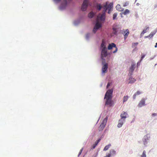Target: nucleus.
Masks as SVG:
<instances>
[{"label": "nucleus", "mask_w": 157, "mask_h": 157, "mask_svg": "<svg viewBox=\"0 0 157 157\" xmlns=\"http://www.w3.org/2000/svg\"><path fill=\"white\" fill-rule=\"evenodd\" d=\"M108 119V117L107 116L106 117H105L104 120L103 121V122H102V123L103 124H105L106 125V122H107V120Z\"/></svg>", "instance_id": "33"}, {"label": "nucleus", "mask_w": 157, "mask_h": 157, "mask_svg": "<svg viewBox=\"0 0 157 157\" xmlns=\"http://www.w3.org/2000/svg\"><path fill=\"white\" fill-rule=\"evenodd\" d=\"M155 44L156 45H157V42Z\"/></svg>", "instance_id": "60"}, {"label": "nucleus", "mask_w": 157, "mask_h": 157, "mask_svg": "<svg viewBox=\"0 0 157 157\" xmlns=\"http://www.w3.org/2000/svg\"><path fill=\"white\" fill-rule=\"evenodd\" d=\"M109 154L110 155V156L115 155L116 154V151L113 149H111L109 150Z\"/></svg>", "instance_id": "12"}, {"label": "nucleus", "mask_w": 157, "mask_h": 157, "mask_svg": "<svg viewBox=\"0 0 157 157\" xmlns=\"http://www.w3.org/2000/svg\"><path fill=\"white\" fill-rule=\"evenodd\" d=\"M105 15L104 14L100 13L97 16V18L98 20L103 23L105 20Z\"/></svg>", "instance_id": "4"}, {"label": "nucleus", "mask_w": 157, "mask_h": 157, "mask_svg": "<svg viewBox=\"0 0 157 157\" xmlns=\"http://www.w3.org/2000/svg\"><path fill=\"white\" fill-rule=\"evenodd\" d=\"M144 34V33H143L142 32L140 35V37H142Z\"/></svg>", "instance_id": "49"}, {"label": "nucleus", "mask_w": 157, "mask_h": 157, "mask_svg": "<svg viewBox=\"0 0 157 157\" xmlns=\"http://www.w3.org/2000/svg\"><path fill=\"white\" fill-rule=\"evenodd\" d=\"M89 0H84L83 3L82 5L81 10L83 11L86 10L88 6L90 5Z\"/></svg>", "instance_id": "3"}, {"label": "nucleus", "mask_w": 157, "mask_h": 157, "mask_svg": "<svg viewBox=\"0 0 157 157\" xmlns=\"http://www.w3.org/2000/svg\"><path fill=\"white\" fill-rule=\"evenodd\" d=\"M146 28L145 29H144V30H143V31H142V32L143 33H144V34L146 32L147 30H148L149 29V28L148 27L146 26Z\"/></svg>", "instance_id": "36"}, {"label": "nucleus", "mask_w": 157, "mask_h": 157, "mask_svg": "<svg viewBox=\"0 0 157 157\" xmlns=\"http://www.w3.org/2000/svg\"><path fill=\"white\" fill-rule=\"evenodd\" d=\"M108 119V117L107 116L106 117H105L104 120L103 121V122H102V123L103 124H105L106 125V122H107V120Z\"/></svg>", "instance_id": "31"}, {"label": "nucleus", "mask_w": 157, "mask_h": 157, "mask_svg": "<svg viewBox=\"0 0 157 157\" xmlns=\"http://www.w3.org/2000/svg\"><path fill=\"white\" fill-rule=\"evenodd\" d=\"M128 115L127 113L124 112H122V113L121 114V118L122 119H125L127 117V116Z\"/></svg>", "instance_id": "14"}, {"label": "nucleus", "mask_w": 157, "mask_h": 157, "mask_svg": "<svg viewBox=\"0 0 157 157\" xmlns=\"http://www.w3.org/2000/svg\"><path fill=\"white\" fill-rule=\"evenodd\" d=\"M123 125V124H122L121 123L118 122V124H117V127L118 128H121V127Z\"/></svg>", "instance_id": "39"}, {"label": "nucleus", "mask_w": 157, "mask_h": 157, "mask_svg": "<svg viewBox=\"0 0 157 157\" xmlns=\"http://www.w3.org/2000/svg\"><path fill=\"white\" fill-rule=\"evenodd\" d=\"M108 9V13H109V14H110V12L112 10V9Z\"/></svg>", "instance_id": "46"}, {"label": "nucleus", "mask_w": 157, "mask_h": 157, "mask_svg": "<svg viewBox=\"0 0 157 157\" xmlns=\"http://www.w3.org/2000/svg\"><path fill=\"white\" fill-rule=\"evenodd\" d=\"M129 80L128 83L132 84L134 83L136 81V80L133 78L131 77L129 78Z\"/></svg>", "instance_id": "19"}, {"label": "nucleus", "mask_w": 157, "mask_h": 157, "mask_svg": "<svg viewBox=\"0 0 157 157\" xmlns=\"http://www.w3.org/2000/svg\"><path fill=\"white\" fill-rule=\"evenodd\" d=\"M148 37H149V35L148 36H145V38H148Z\"/></svg>", "instance_id": "52"}, {"label": "nucleus", "mask_w": 157, "mask_h": 157, "mask_svg": "<svg viewBox=\"0 0 157 157\" xmlns=\"http://www.w3.org/2000/svg\"><path fill=\"white\" fill-rule=\"evenodd\" d=\"M82 150H83V148H82L81 150H80V151L78 154V156H79V155H81V154L82 152Z\"/></svg>", "instance_id": "40"}, {"label": "nucleus", "mask_w": 157, "mask_h": 157, "mask_svg": "<svg viewBox=\"0 0 157 157\" xmlns=\"http://www.w3.org/2000/svg\"><path fill=\"white\" fill-rule=\"evenodd\" d=\"M152 115L153 116H157V114L156 113H153L152 114Z\"/></svg>", "instance_id": "47"}, {"label": "nucleus", "mask_w": 157, "mask_h": 157, "mask_svg": "<svg viewBox=\"0 0 157 157\" xmlns=\"http://www.w3.org/2000/svg\"><path fill=\"white\" fill-rule=\"evenodd\" d=\"M128 97L127 96H126L124 97L123 98V102H124L128 100Z\"/></svg>", "instance_id": "37"}, {"label": "nucleus", "mask_w": 157, "mask_h": 157, "mask_svg": "<svg viewBox=\"0 0 157 157\" xmlns=\"http://www.w3.org/2000/svg\"><path fill=\"white\" fill-rule=\"evenodd\" d=\"M108 119V117L107 116L106 117H105L104 120L103 121V122H102V123L103 124H105L106 125V122H107V120Z\"/></svg>", "instance_id": "32"}, {"label": "nucleus", "mask_w": 157, "mask_h": 157, "mask_svg": "<svg viewBox=\"0 0 157 157\" xmlns=\"http://www.w3.org/2000/svg\"><path fill=\"white\" fill-rule=\"evenodd\" d=\"M156 56V55H154L153 57L150 58V59L151 60L153 59Z\"/></svg>", "instance_id": "48"}, {"label": "nucleus", "mask_w": 157, "mask_h": 157, "mask_svg": "<svg viewBox=\"0 0 157 157\" xmlns=\"http://www.w3.org/2000/svg\"><path fill=\"white\" fill-rule=\"evenodd\" d=\"M97 156V154L94 155L93 156V157H96Z\"/></svg>", "instance_id": "53"}, {"label": "nucleus", "mask_w": 157, "mask_h": 157, "mask_svg": "<svg viewBox=\"0 0 157 157\" xmlns=\"http://www.w3.org/2000/svg\"><path fill=\"white\" fill-rule=\"evenodd\" d=\"M157 6V5H156L155 6V8H156Z\"/></svg>", "instance_id": "57"}, {"label": "nucleus", "mask_w": 157, "mask_h": 157, "mask_svg": "<svg viewBox=\"0 0 157 157\" xmlns=\"http://www.w3.org/2000/svg\"><path fill=\"white\" fill-rule=\"evenodd\" d=\"M62 0H53L54 2L56 3H58L61 1Z\"/></svg>", "instance_id": "38"}, {"label": "nucleus", "mask_w": 157, "mask_h": 157, "mask_svg": "<svg viewBox=\"0 0 157 157\" xmlns=\"http://www.w3.org/2000/svg\"><path fill=\"white\" fill-rule=\"evenodd\" d=\"M125 121V119H122L121 118V119L119 120L118 122L121 123L122 124H123L124 123Z\"/></svg>", "instance_id": "30"}, {"label": "nucleus", "mask_w": 157, "mask_h": 157, "mask_svg": "<svg viewBox=\"0 0 157 157\" xmlns=\"http://www.w3.org/2000/svg\"><path fill=\"white\" fill-rule=\"evenodd\" d=\"M145 100L144 98H142L140 101V102L138 104V106L139 107H141L142 106H144L145 104Z\"/></svg>", "instance_id": "11"}, {"label": "nucleus", "mask_w": 157, "mask_h": 157, "mask_svg": "<svg viewBox=\"0 0 157 157\" xmlns=\"http://www.w3.org/2000/svg\"><path fill=\"white\" fill-rule=\"evenodd\" d=\"M121 17H123L121 15Z\"/></svg>", "instance_id": "62"}, {"label": "nucleus", "mask_w": 157, "mask_h": 157, "mask_svg": "<svg viewBox=\"0 0 157 157\" xmlns=\"http://www.w3.org/2000/svg\"><path fill=\"white\" fill-rule=\"evenodd\" d=\"M110 86V83L109 82H108L106 88H108Z\"/></svg>", "instance_id": "45"}, {"label": "nucleus", "mask_w": 157, "mask_h": 157, "mask_svg": "<svg viewBox=\"0 0 157 157\" xmlns=\"http://www.w3.org/2000/svg\"><path fill=\"white\" fill-rule=\"evenodd\" d=\"M101 140V138H99L97 140L95 143V144H93L92 146V148L94 149L96 146L97 145L98 143L100 142Z\"/></svg>", "instance_id": "16"}, {"label": "nucleus", "mask_w": 157, "mask_h": 157, "mask_svg": "<svg viewBox=\"0 0 157 157\" xmlns=\"http://www.w3.org/2000/svg\"><path fill=\"white\" fill-rule=\"evenodd\" d=\"M106 42L102 40L100 50H101V57L102 60V64L103 66L102 68V73H105L107 71L108 68V64L106 63V60L104 57L107 56V62H108L109 60L110 56V53L107 51L106 45Z\"/></svg>", "instance_id": "1"}, {"label": "nucleus", "mask_w": 157, "mask_h": 157, "mask_svg": "<svg viewBox=\"0 0 157 157\" xmlns=\"http://www.w3.org/2000/svg\"><path fill=\"white\" fill-rule=\"evenodd\" d=\"M157 31V30H155L153 32H151V33L149 35V36L150 38L152 37L156 33Z\"/></svg>", "instance_id": "23"}, {"label": "nucleus", "mask_w": 157, "mask_h": 157, "mask_svg": "<svg viewBox=\"0 0 157 157\" xmlns=\"http://www.w3.org/2000/svg\"><path fill=\"white\" fill-rule=\"evenodd\" d=\"M137 0H135V2H136Z\"/></svg>", "instance_id": "61"}, {"label": "nucleus", "mask_w": 157, "mask_h": 157, "mask_svg": "<svg viewBox=\"0 0 157 157\" xmlns=\"http://www.w3.org/2000/svg\"><path fill=\"white\" fill-rule=\"evenodd\" d=\"M150 136L149 134H147L144 136L143 139V142L144 145L147 144L148 141L149 140Z\"/></svg>", "instance_id": "8"}, {"label": "nucleus", "mask_w": 157, "mask_h": 157, "mask_svg": "<svg viewBox=\"0 0 157 157\" xmlns=\"http://www.w3.org/2000/svg\"><path fill=\"white\" fill-rule=\"evenodd\" d=\"M145 56V55H144V54L142 55L140 60L141 61L144 58Z\"/></svg>", "instance_id": "42"}, {"label": "nucleus", "mask_w": 157, "mask_h": 157, "mask_svg": "<svg viewBox=\"0 0 157 157\" xmlns=\"http://www.w3.org/2000/svg\"><path fill=\"white\" fill-rule=\"evenodd\" d=\"M141 92L139 91H138L136 92V93L133 95V98L134 99H135L136 97V96L137 95H140V94H141Z\"/></svg>", "instance_id": "21"}, {"label": "nucleus", "mask_w": 157, "mask_h": 157, "mask_svg": "<svg viewBox=\"0 0 157 157\" xmlns=\"http://www.w3.org/2000/svg\"><path fill=\"white\" fill-rule=\"evenodd\" d=\"M135 121V119H133L132 121H131V123H132L133 122H134Z\"/></svg>", "instance_id": "51"}, {"label": "nucleus", "mask_w": 157, "mask_h": 157, "mask_svg": "<svg viewBox=\"0 0 157 157\" xmlns=\"http://www.w3.org/2000/svg\"><path fill=\"white\" fill-rule=\"evenodd\" d=\"M123 34H124V35H125L126 36H128L129 34V30L128 29H126L124 30L123 33Z\"/></svg>", "instance_id": "22"}, {"label": "nucleus", "mask_w": 157, "mask_h": 157, "mask_svg": "<svg viewBox=\"0 0 157 157\" xmlns=\"http://www.w3.org/2000/svg\"><path fill=\"white\" fill-rule=\"evenodd\" d=\"M157 45H156L155 44V48H157Z\"/></svg>", "instance_id": "58"}, {"label": "nucleus", "mask_w": 157, "mask_h": 157, "mask_svg": "<svg viewBox=\"0 0 157 157\" xmlns=\"http://www.w3.org/2000/svg\"><path fill=\"white\" fill-rule=\"evenodd\" d=\"M138 44V43L136 42L135 43H132V47L133 48H136V46Z\"/></svg>", "instance_id": "29"}, {"label": "nucleus", "mask_w": 157, "mask_h": 157, "mask_svg": "<svg viewBox=\"0 0 157 157\" xmlns=\"http://www.w3.org/2000/svg\"><path fill=\"white\" fill-rule=\"evenodd\" d=\"M107 9H106L105 10H104L103 11H102V13L103 14H104V15H105V13L107 11Z\"/></svg>", "instance_id": "41"}, {"label": "nucleus", "mask_w": 157, "mask_h": 157, "mask_svg": "<svg viewBox=\"0 0 157 157\" xmlns=\"http://www.w3.org/2000/svg\"><path fill=\"white\" fill-rule=\"evenodd\" d=\"M113 93V90L112 89L109 90L107 91L105 95L107 97L112 98V94Z\"/></svg>", "instance_id": "9"}, {"label": "nucleus", "mask_w": 157, "mask_h": 157, "mask_svg": "<svg viewBox=\"0 0 157 157\" xmlns=\"http://www.w3.org/2000/svg\"><path fill=\"white\" fill-rule=\"evenodd\" d=\"M128 36H126L125 35H124V40H125L126 38H127Z\"/></svg>", "instance_id": "54"}, {"label": "nucleus", "mask_w": 157, "mask_h": 157, "mask_svg": "<svg viewBox=\"0 0 157 157\" xmlns=\"http://www.w3.org/2000/svg\"><path fill=\"white\" fill-rule=\"evenodd\" d=\"M116 8L117 10H119L120 11H123L124 10V9H122L121 10V8L120 5L119 4H117V6L116 7Z\"/></svg>", "instance_id": "24"}, {"label": "nucleus", "mask_w": 157, "mask_h": 157, "mask_svg": "<svg viewBox=\"0 0 157 157\" xmlns=\"http://www.w3.org/2000/svg\"><path fill=\"white\" fill-rule=\"evenodd\" d=\"M113 33L114 35H117V29L115 28H113Z\"/></svg>", "instance_id": "26"}, {"label": "nucleus", "mask_w": 157, "mask_h": 157, "mask_svg": "<svg viewBox=\"0 0 157 157\" xmlns=\"http://www.w3.org/2000/svg\"><path fill=\"white\" fill-rule=\"evenodd\" d=\"M95 7L98 11H100L102 8L101 4L98 3L95 4Z\"/></svg>", "instance_id": "13"}, {"label": "nucleus", "mask_w": 157, "mask_h": 157, "mask_svg": "<svg viewBox=\"0 0 157 157\" xmlns=\"http://www.w3.org/2000/svg\"><path fill=\"white\" fill-rule=\"evenodd\" d=\"M112 98L107 97L106 95H105L104 99H106L105 105H112Z\"/></svg>", "instance_id": "7"}, {"label": "nucleus", "mask_w": 157, "mask_h": 157, "mask_svg": "<svg viewBox=\"0 0 157 157\" xmlns=\"http://www.w3.org/2000/svg\"><path fill=\"white\" fill-rule=\"evenodd\" d=\"M117 15V13H114L113 14V20H115L116 19Z\"/></svg>", "instance_id": "35"}, {"label": "nucleus", "mask_w": 157, "mask_h": 157, "mask_svg": "<svg viewBox=\"0 0 157 157\" xmlns=\"http://www.w3.org/2000/svg\"><path fill=\"white\" fill-rule=\"evenodd\" d=\"M111 146V144H109L107 145H106L104 148L103 151H106L108 150L109 147Z\"/></svg>", "instance_id": "25"}, {"label": "nucleus", "mask_w": 157, "mask_h": 157, "mask_svg": "<svg viewBox=\"0 0 157 157\" xmlns=\"http://www.w3.org/2000/svg\"><path fill=\"white\" fill-rule=\"evenodd\" d=\"M113 6V4L112 2L110 3L107 7V9H112Z\"/></svg>", "instance_id": "27"}, {"label": "nucleus", "mask_w": 157, "mask_h": 157, "mask_svg": "<svg viewBox=\"0 0 157 157\" xmlns=\"http://www.w3.org/2000/svg\"><path fill=\"white\" fill-rule=\"evenodd\" d=\"M141 157H146V151L144 150L142 154L141 155Z\"/></svg>", "instance_id": "28"}, {"label": "nucleus", "mask_w": 157, "mask_h": 157, "mask_svg": "<svg viewBox=\"0 0 157 157\" xmlns=\"http://www.w3.org/2000/svg\"><path fill=\"white\" fill-rule=\"evenodd\" d=\"M129 11L128 9H126L123 12V13L124 14V15H126L127 13H129Z\"/></svg>", "instance_id": "34"}, {"label": "nucleus", "mask_w": 157, "mask_h": 157, "mask_svg": "<svg viewBox=\"0 0 157 157\" xmlns=\"http://www.w3.org/2000/svg\"><path fill=\"white\" fill-rule=\"evenodd\" d=\"M102 26V24L101 23L98 22L96 23L93 28V32L94 33H95Z\"/></svg>", "instance_id": "5"}, {"label": "nucleus", "mask_w": 157, "mask_h": 157, "mask_svg": "<svg viewBox=\"0 0 157 157\" xmlns=\"http://www.w3.org/2000/svg\"><path fill=\"white\" fill-rule=\"evenodd\" d=\"M69 2V0H63L60 6L59 7V9L63 10L66 8Z\"/></svg>", "instance_id": "2"}, {"label": "nucleus", "mask_w": 157, "mask_h": 157, "mask_svg": "<svg viewBox=\"0 0 157 157\" xmlns=\"http://www.w3.org/2000/svg\"><path fill=\"white\" fill-rule=\"evenodd\" d=\"M128 2H125V3L124 5H123V6L124 7H125V6H127V5H128Z\"/></svg>", "instance_id": "44"}, {"label": "nucleus", "mask_w": 157, "mask_h": 157, "mask_svg": "<svg viewBox=\"0 0 157 157\" xmlns=\"http://www.w3.org/2000/svg\"><path fill=\"white\" fill-rule=\"evenodd\" d=\"M139 5V3H137L136 4V5L137 6H138Z\"/></svg>", "instance_id": "55"}, {"label": "nucleus", "mask_w": 157, "mask_h": 157, "mask_svg": "<svg viewBox=\"0 0 157 157\" xmlns=\"http://www.w3.org/2000/svg\"><path fill=\"white\" fill-rule=\"evenodd\" d=\"M116 48L115 50H114V51H113V53H116L118 50V48L116 47V48Z\"/></svg>", "instance_id": "43"}, {"label": "nucleus", "mask_w": 157, "mask_h": 157, "mask_svg": "<svg viewBox=\"0 0 157 157\" xmlns=\"http://www.w3.org/2000/svg\"><path fill=\"white\" fill-rule=\"evenodd\" d=\"M105 124H103L102 123L100 125L99 127V131H102L103 130V129L105 127Z\"/></svg>", "instance_id": "20"}, {"label": "nucleus", "mask_w": 157, "mask_h": 157, "mask_svg": "<svg viewBox=\"0 0 157 157\" xmlns=\"http://www.w3.org/2000/svg\"><path fill=\"white\" fill-rule=\"evenodd\" d=\"M83 18L82 16H81L78 19L75 20L73 21V25L75 26H78L82 21Z\"/></svg>", "instance_id": "6"}, {"label": "nucleus", "mask_w": 157, "mask_h": 157, "mask_svg": "<svg viewBox=\"0 0 157 157\" xmlns=\"http://www.w3.org/2000/svg\"><path fill=\"white\" fill-rule=\"evenodd\" d=\"M139 65H140V63H139V62H138V63H137V66H139Z\"/></svg>", "instance_id": "56"}, {"label": "nucleus", "mask_w": 157, "mask_h": 157, "mask_svg": "<svg viewBox=\"0 0 157 157\" xmlns=\"http://www.w3.org/2000/svg\"><path fill=\"white\" fill-rule=\"evenodd\" d=\"M95 13H94L93 12H90L88 14L89 17L90 18H93L95 16Z\"/></svg>", "instance_id": "18"}, {"label": "nucleus", "mask_w": 157, "mask_h": 157, "mask_svg": "<svg viewBox=\"0 0 157 157\" xmlns=\"http://www.w3.org/2000/svg\"><path fill=\"white\" fill-rule=\"evenodd\" d=\"M104 157H110V155L109 154V153L106 155V156H105Z\"/></svg>", "instance_id": "50"}, {"label": "nucleus", "mask_w": 157, "mask_h": 157, "mask_svg": "<svg viewBox=\"0 0 157 157\" xmlns=\"http://www.w3.org/2000/svg\"><path fill=\"white\" fill-rule=\"evenodd\" d=\"M116 45L114 43L109 44L107 47V50H110L112 49L113 48H116Z\"/></svg>", "instance_id": "10"}, {"label": "nucleus", "mask_w": 157, "mask_h": 157, "mask_svg": "<svg viewBox=\"0 0 157 157\" xmlns=\"http://www.w3.org/2000/svg\"><path fill=\"white\" fill-rule=\"evenodd\" d=\"M103 136H101V137L100 138H101H101L103 137Z\"/></svg>", "instance_id": "59"}, {"label": "nucleus", "mask_w": 157, "mask_h": 157, "mask_svg": "<svg viewBox=\"0 0 157 157\" xmlns=\"http://www.w3.org/2000/svg\"><path fill=\"white\" fill-rule=\"evenodd\" d=\"M92 34L90 33H88L86 34L85 36V39L86 40L88 41L90 37L92 36Z\"/></svg>", "instance_id": "17"}, {"label": "nucleus", "mask_w": 157, "mask_h": 157, "mask_svg": "<svg viewBox=\"0 0 157 157\" xmlns=\"http://www.w3.org/2000/svg\"><path fill=\"white\" fill-rule=\"evenodd\" d=\"M135 64H132L131 66L130 67L129 71L130 72L132 73L134 71L135 68Z\"/></svg>", "instance_id": "15"}]
</instances>
